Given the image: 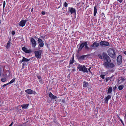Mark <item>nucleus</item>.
Masks as SVG:
<instances>
[{"label":"nucleus","mask_w":126,"mask_h":126,"mask_svg":"<svg viewBox=\"0 0 126 126\" xmlns=\"http://www.w3.org/2000/svg\"><path fill=\"white\" fill-rule=\"evenodd\" d=\"M87 42H85L81 43L80 44H79L77 46V47L79 51L82 50V48L85 47V49L89 50L90 48L88 47Z\"/></svg>","instance_id":"obj_1"},{"label":"nucleus","mask_w":126,"mask_h":126,"mask_svg":"<svg viewBox=\"0 0 126 126\" xmlns=\"http://www.w3.org/2000/svg\"><path fill=\"white\" fill-rule=\"evenodd\" d=\"M111 62H104L103 63V65L106 68L108 69L112 68L115 67V65Z\"/></svg>","instance_id":"obj_2"},{"label":"nucleus","mask_w":126,"mask_h":126,"mask_svg":"<svg viewBox=\"0 0 126 126\" xmlns=\"http://www.w3.org/2000/svg\"><path fill=\"white\" fill-rule=\"evenodd\" d=\"M108 55L111 57L115 59L116 57V55L114 50L111 48H110L108 50Z\"/></svg>","instance_id":"obj_3"},{"label":"nucleus","mask_w":126,"mask_h":126,"mask_svg":"<svg viewBox=\"0 0 126 126\" xmlns=\"http://www.w3.org/2000/svg\"><path fill=\"white\" fill-rule=\"evenodd\" d=\"M77 68L79 69L80 71H83L85 72H88L87 69L84 65L82 66L80 64H79L77 67Z\"/></svg>","instance_id":"obj_4"},{"label":"nucleus","mask_w":126,"mask_h":126,"mask_svg":"<svg viewBox=\"0 0 126 126\" xmlns=\"http://www.w3.org/2000/svg\"><path fill=\"white\" fill-rule=\"evenodd\" d=\"M43 52L42 50H40L39 51H35L34 53L37 59H40L41 58V54Z\"/></svg>","instance_id":"obj_5"},{"label":"nucleus","mask_w":126,"mask_h":126,"mask_svg":"<svg viewBox=\"0 0 126 126\" xmlns=\"http://www.w3.org/2000/svg\"><path fill=\"white\" fill-rule=\"evenodd\" d=\"M104 60L106 62H111V61L110 57L105 52H103L102 54Z\"/></svg>","instance_id":"obj_6"},{"label":"nucleus","mask_w":126,"mask_h":126,"mask_svg":"<svg viewBox=\"0 0 126 126\" xmlns=\"http://www.w3.org/2000/svg\"><path fill=\"white\" fill-rule=\"evenodd\" d=\"M30 40L32 47H35L37 44V43L35 40L33 38H31L30 39Z\"/></svg>","instance_id":"obj_7"},{"label":"nucleus","mask_w":126,"mask_h":126,"mask_svg":"<svg viewBox=\"0 0 126 126\" xmlns=\"http://www.w3.org/2000/svg\"><path fill=\"white\" fill-rule=\"evenodd\" d=\"M117 64L119 65H120L122 62V57L121 55H119L117 57Z\"/></svg>","instance_id":"obj_8"},{"label":"nucleus","mask_w":126,"mask_h":126,"mask_svg":"<svg viewBox=\"0 0 126 126\" xmlns=\"http://www.w3.org/2000/svg\"><path fill=\"white\" fill-rule=\"evenodd\" d=\"M68 12H70L71 14H74L75 15L76 14V11L75 9L73 7L68 8Z\"/></svg>","instance_id":"obj_9"},{"label":"nucleus","mask_w":126,"mask_h":126,"mask_svg":"<svg viewBox=\"0 0 126 126\" xmlns=\"http://www.w3.org/2000/svg\"><path fill=\"white\" fill-rule=\"evenodd\" d=\"M100 44L101 46H108L109 45V43L105 41H101L100 43Z\"/></svg>","instance_id":"obj_10"},{"label":"nucleus","mask_w":126,"mask_h":126,"mask_svg":"<svg viewBox=\"0 0 126 126\" xmlns=\"http://www.w3.org/2000/svg\"><path fill=\"white\" fill-rule=\"evenodd\" d=\"M25 92H26L27 94H36V92L35 91H33L30 89H28L25 90Z\"/></svg>","instance_id":"obj_11"},{"label":"nucleus","mask_w":126,"mask_h":126,"mask_svg":"<svg viewBox=\"0 0 126 126\" xmlns=\"http://www.w3.org/2000/svg\"><path fill=\"white\" fill-rule=\"evenodd\" d=\"M99 45V44L97 42H95L93 43L90 46L92 47L93 49H94L97 47Z\"/></svg>","instance_id":"obj_12"},{"label":"nucleus","mask_w":126,"mask_h":126,"mask_svg":"<svg viewBox=\"0 0 126 126\" xmlns=\"http://www.w3.org/2000/svg\"><path fill=\"white\" fill-rule=\"evenodd\" d=\"M38 43L39 44V46L41 47H42L44 45V44L43 43L42 40L39 38H38Z\"/></svg>","instance_id":"obj_13"},{"label":"nucleus","mask_w":126,"mask_h":126,"mask_svg":"<svg viewBox=\"0 0 126 126\" xmlns=\"http://www.w3.org/2000/svg\"><path fill=\"white\" fill-rule=\"evenodd\" d=\"M49 96L52 99H55L58 98V97H57L56 96L54 95L51 92L50 93Z\"/></svg>","instance_id":"obj_14"},{"label":"nucleus","mask_w":126,"mask_h":126,"mask_svg":"<svg viewBox=\"0 0 126 126\" xmlns=\"http://www.w3.org/2000/svg\"><path fill=\"white\" fill-rule=\"evenodd\" d=\"M22 50L26 53H30L31 52V50H27V48L25 47L22 48Z\"/></svg>","instance_id":"obj_15"},{"label":"nucleus","mask_w":126,"mask_h":126,"mask_svg":"<svg viewBox=\"0 0 126 126\" xmlns=\"http://www.w3.org/2000/svg\"><path fill=\"white\" fill-rule=\"evenodd\" d=\"M25 24L23 20H22L19 23V25L20 26L23 27L24 26Z\"/></svg>","instance_id":"obj_16"},{"label":"nucleus","mask_w":126,"mask_h":126,"mask_svg":"<svg viewBox=\"0 0 126 126\" xmlns=\"http://www.w3.org/2000/svg\"><path fill=\"white\" fill-rule=\"evenodd\" d=\"M118 80V83L120 84L124 81L125 79L123 78L122 77L121 78H119Z\"/></svg>","instance_id":"obj_17"},{"label":"nucleus","mask_w":126,"mask_h":126,"mask_svg":"<svg viewBox=\"0 0 126 126\" xmlns=\"http://www.w3.org/2000/svg\"><path fill=\"white\" fill-rule=\"evenodd\" d=\"M86 56L87 55H83L80 56H78L77 57L78 60H83L84 59L85 57H86Z\"/></svg>","instance_id":"obj_18"},{"label":"nucleus","mask_w":126,"mask_h":126,"mask_svg":"<svg viewBox=\"0 0 126 126\" xmlns=\"http://www.w3.org/2000/svg\"><path fill=\"white\" fill-rule=\"evenodd\" d=\"M111 97L110 95H108L105 98V102L106 103H107L109 99L111 98Z\"/></svg>","instance_id":"obj_19"},{"label":"nucleus","mask_w":126,"mask_h":126,"mask_svg":"<svg viewBox=\"0 0 126 126\" xmlns=\"http://www.w3.org/2000/svg\"><path fill=\"white\" fill-rule=\"evenodd\" d=\"M74 56L73 55L72 56V58L70 60V64H72L73 63H74Z\"/></svg>","instance_id":"obj_20"},{"label":"nucleus","mask_w":126,"mask_h":126,"mask_svg":"<svg viewBox=\"0 0 126 126\" xmlns=\"http://www.w3.org/2000/svg\"><path fill=\"white\" fill-rule=\"evenodd\" d=\"M108 93H111L112 91V87L111 86H110L107 90Z\"/></svg>","instance_id":"obj_21"},{"label":"nucleus","mask_w":126,"mask_h":126,"mask_svg":"<svg viewBox=\"0 0 126 126\" xmlns=\"http://www.w3.org/2000/svg\"><path fill=\"white\" fill-rule=\"evenodd\" d=\"M28 105L29 104H23L21 105V106L23 108L26 109L28 107Z\"/></svg>","instance_id":"obj_22"},{"label":"nucleus","mask_w":126,"mask_h":126,"mask_svg":"<svg viewBox=\"0 0 126 126\" xmlns=\"http://www.w3.org/2000/svg\"><path fill=\"white\" fill-rule=\"evenodd\" d=\"M37 78L39 79V80L40 83L41 84H42L43 83L42 81V79L41 77L40 76H38Z\"/></svg>","instance_id":"obj_23"},{"label":"nucleus","mask_w":126,"mask_h":126,"mask_svg":"<svg viewBox=\"0 0 126 126\" xmlns=\"http://www.w3.org/2000/svg\"><path fill=\"white\" fill-rule=\"evenodd\" d=\"M30 59H27L25 58L24 57H23L22 59V61H23V62H27L28 61H30Z\"/></svg>","instance_id":"obj_24"},{"label":"nucleus","mask_w":126,"mask_h":126,"mask_svg":"<svg viewBox=\"0 0 126 126\" xmlns=\"http://www.w3.org/2000/svg\"><path fill=\"white\" fill-rule=\"evenodd\" d=\"M97 13V9L96 8V7L95 6L94 9V15L95 16Z\"/></svg>","instance_id":"obj_25"},{"label":"nucleus","mask_w":126,"mask_h":126,"mask_svg":"<svg viewBox=\"0 0 126 126\" xmlns=\"http://www.w3.org/2000/svg\"><path fill=\"white\" fill-rule=\"evenodd\" d=\"M83 83V87H87L88 86V83L87 82L84 81Z\"/></svg>","instance_id":"obj_26"},{"label":"nucleus","mask_w":126,"mask_h":126,"mask_svg":"<svg viewBox=\"0 0 126 126\" xmlns=\"http://www.w3.org/2000/svg\"><path fill=\"white\" fill-rule=\"evenodd\" d=\"M10 43H11L8 42L7 43L6 47V48L7 49H8L10 47Z\"/></svg>","instance_id":"obj_27"},{"label":"nucleus","mask_w":126,"mask_h":126,"mask_svg":"<svg viewBox=\"0 0 126 126\" xmlns=\"http://www.w3.org/2000/svg\"><path fill=\"white\" fill-rule=\"evenodd\" d=\"M124 87L123 85H120L118 87V89L120 90H122Z\"/></svg>","instance_id":"obj_28"},{"label":"nucleus","mask_w":126,"mask_h":126,"mask_svg":"<svg viewBox=\"0 0 126 126\" xmlns=\"http://www.w3.org/2000/svg\"><path fill=\"white\" fill-rule=\"evenodd\" d=\"M6 79L5 78H3L1 79V81L2 82H4L6 81Z\"/></svg>","instance_id":"obj_29"},{"label":"nucleus","mask_w":126,"mask_h":126,"mask_svg":"<svg viewBox=\"0 0 126 126\" xmlns=\"http://www.w3.org/2000/svg\"><path fill=\"white\" fill-rule=\"evenodd\" d=\"M15 80V79H13L10 82H9V84H11L13 83Z\"/></svg>","instance_id":"obj_30"},{"label":"nucleus","mask_w":126,"mask_h":126,"mask_svg":"<svg viewBox=\"0 0 126 126\" xmlns=\"http://www.w3.org/2000/svg\"><path fill=\"white\" fill-rule=\"evenodd\" d=\"M6 4L5 2V1H4L3 2V11L4 10V7H5V5Z\"/></svg>","instance_id":"obj_31"},{"label":"nucleus","mask_w":126,"mask_h":126,"mask_svg":"<svg viewBox=\"0 0 126 126\" xmlns=\"http://www.w3.org/2000/svg\"><path fill=\"white\" fill-rule=\"evenodd\" d=\"M110 79V78L109 77H106L105 78V80L106 82H107L108 80Z\"/></svg>","instance_id":"obj_32"},{"label":"nucleus","mask_w":126,"mask_h":126,"mask_svg":"<svg viewBox=\"0 0 126 126\" xmlns=\"http://www.w3.org/2000/svg\"><path fill=\"white\" fill-rule=\"evenodd\" d=\"M98 56L100 59H103V57H102V55L101 54H99L98 55Z\"/></svg>","instance_id":"obj_33"},{"label":"nucleus","mask_w":126,"mask_h":126,"mask_svg":"<svg viewBox=\"0 0 126 126\" xmlns=\"http://www.w3.org/2000/svg\"><path fill=\"white\" fill-rule=\"evenodd\" d=\"M105 75H101L100 77L103 79H104Z\"/></svg>","instance_id":"obj_34"},{"label":"nucleus","mask_w":126,"mask_h":126,"mask_svg":"<svg viewBox=\"0 0 126 126\" xmlns=\"http://www.w3.org/2000/svg\"><path fill=\"white\" fill-rule=\"evenodd\" d=\"M64 5L65 7H66L67 6L68 4L66 2H65L64 3Z\"/></svg>","instance_id":"obj_35"},{"label":"nucleus","mask_w":126,"mask_h":126,"mask_svg":"<svg viewBox=\"0 0 126 126\" xmlns=\"http://www.w3.org/2000/svg\"><path fill=\"white\" fill-rule=\"evenodd\" d=\"M15 33V32L14 31H12V34L13 35H14Z\"/></svg>","instance_id":"obj_36"},{"label":"nucleus","mask_w":126,"mask_h":126,"mask_svg":"<svg viewBox=\"0 0 126 126\" xmlns=\"http://www.w3.org/2000/svg\"><path fill=\"white\" fill-rule=\"evenodd\" d=\"M26 64V63L25 62H24L22 65V67L24 66H25Z\"/></svg>","instance_id":"obj_37"},{"label":"nucleus","mask_w":126,"mask_h":126,"mask_svg":"<svg viewBox=\"0 0 126 126\" xmlns=\"http://www.w3.org/2000/svg\"><path fill=\"white\" fill-rule=\"evenodd\" d=\"M2 76H3V77H7V75L6 74H3Z\"/></svg>","instance_id":"obj_38"},{"label":"nucleus","mask_w":126,"mask_h":126,"mask_svg":"<svg viewBox=\"0 0 126 126\" xmlns=\"http://www.w3.org/2000/svg\"><path fill=\"white\" fill-rule=\"evenodd\" d=\"M120 3H121L123 1L122 0H117Z\"/></svg>","instance_id":"obj_39"},{"label":"nucleus","mask_w":126,"mask_h":126,"mask_svg":"<svg viewBox=\"0 0 126 126\" xmlns=\"http://www.w3.org/2000/svg\"><path fill=\"white\" fill-rule=\"evenodd\" d=\"M9 84L8 83H7V84H4L3 85V87H5V86H6L7 85H8V84Z\"/></svg>","instance_id":"obj_40"},{"label":"nucleus","mask_w":126,"mask_h":126,"mask_svg":"<svg viewBox=\"0 0 126 126\" xmlns=\"http://www.w3.org/2000/svg\"><path fill=\"white\" fill-rule=\"evenodd\" d=\"M42 14L43 15H44L45 14V12L44 11H42Z\"/></svg>","instance_id":"obj_41"},{"label":"nucleus","mask_w":126,"mask_h":126,"mask_svg":"<svg viewBox=\"0 0 126 126\" xmlns=\"http://www.w3.org/2000/svg\"><path fill=\"white\" fill-rule=\"evenodd\" d=\"M28 19H26V20H23V21H24V22H25V23H26V22L28 21Z\"/></svg>","instance_id":"obj_42"},{"label":"nucleus","mask_w":126,"mask_h":126,"mask_svg":"<svg viewBox=\"0 0 126 126\" xmlns=\"http://www.w3.org/2000/svg\"><path fill=\"white\" fill-rule=\"evenodd\" d=\"M11 38H9V40L8 42H9V43H11Z\"/></svg>","instance_id":"obj_43"},{"label":"nucleus","mask_w":126,"mask_h":126,"mask_svg":"<svg viewBox=\"0 0 126 126\" xmlns=\"http://www.w3.org/2000/svg\"><path fill=\"white\" fill-rule=\"evenodd\" d=\"M22 61V59L21 60H20L19 61V63L21 64L22 63V62H23V61Z\"/></svg>","instance_id":"obj_44"},{"label":"nucleus","mask_w":126,"mask_h":126,"mask_svg":"<svg viewBox=\"0 0 126 126\" xmlns=\"http://www.w3.org/2000/svg\"><path fill=\"white\" fill-rule=\"evenodd\" d=\"M91 67H90L88 69V70L89 71V72H90V70L91 69Z\"/></svg>","instance_id":"obj_45"},{"label":"nucleus","mask_w":126,"mask_h":126,"mask_svg":"<svg viewBox=\"0 0 126 126\" xmlns=\"http://www.w3.org/2000/svg\"><path fill=\"white\" fill-rule=\"evenodd\" d=\"M120 121H121V123L123 124V125H124L123 122V121H122V120L121 119H120Z\"/></svg>","instance_id":"obj_46"},{"label":"nucleus","mask_w":126,"mask_h":126,"mask_svg":"<svg viewBox=\"0 0 126 126\" xmlns=\"http://www.w3.org/2000/svg\"><path fill=\"white\" fill-rule=\"evenodd\" d=\"M71 65V64H69V65L68 66V67L69 68H70V67H71L72 66V65Z\"/></svg>","instance_id":"obj_47"},{"label":"nucleus","mask_w":126,"mask_h":126,"mask_svg":"<svg viewBox=\"0 0 126 126\" xmlns=\"http://www.w3.org/2000/svg\"><path fill=\"white\" fill-rule=\"evenodd\" d=\"M75 71V69H72V71Z\"/></svg>","instance_id":"obj_48"},{"label":"nucleus","mask_w":126,"mask_h":126,"mask_svg":"<svg viewBox=\"0 0 126 126\" xmlns=\"http://www.w3.org/2000/svg\"><path fill=\"white\" fill-rule=\"evenodd\" d=\"M110 71L112 72H113L114 71L113 70H110Z\"/></svg>","instance_id":"obj_49"},{"label":"nucleus","mask_w":126,"mask_h":126,"mask_svg":"<svg viewBox=\"0 0 126 126\" xmlns=\"http://www.w3.org/2000/svg\"><path fill=\"white\" fill-rule=\"evenodd\" d=\"M124 54L126 55V51H125L124 52Z\"/></svg>","instance_id":"obj_50"},{"label":"nucleus","mask_w":126,"mask_h":126,"mask_svg":"<svg viewBox=\"0 0 126 126\" xmlns=\"http://www.w3.org/2000/svg\"><path fill=\"white\" fill-rule=\"evenodd\" d=\"M116 88V87L115 86L113 88V89H114V90Z\"/></svg>","instance_id":"obj_51"},{"label":"nucleus","mask_w":126,"mask_h":126,"mask_svg":"<svg viewBox=\"0 0 126 126\" xmlns=\"http://www.w3.org/2000/svg\"><path fill=\"white\" fill-rule=\"evenodd\" d=\"M102 15H104V13H102Z\"/></svg>","instance_id":"obj_52"},{"label":"nucleus","mask_w":126,"mask_h":126,"mask_svg":"<svg viewBox=\"0 0 126 126\" xmlns=\"http://www.w3.org/2000/svg\"><path fill=\"white\" fill-rule=\"evenodd\" d=\"M113 77V76H112L111 77H110V79H112Z\"/></svg>","instance_id":"obj_53"},{"label":"nucleus","mask_w":126,"mask_h":126,"mask_svg":"<svg viewBox=\"0 0 126 126\" xmlns=\"http://www.w3.org/2000/svg\"><path fill=\"white\" fill-rule=\"evenodd\" d=\"M125 117L126 118V114H125Z\"/></svg>","instance_id":"obj_54"},{"label":"nucleus","mask_w":126,"mask_h":126,"mask_svg":"<svg viewBox=\"0 0 126 126\" xmlns=\"http://www.w3.org/2000/svg\"><path fill=\"white\" fill-rule=\"evenodd\" d=\"M33 11V8H32L31 10V12H32Z\"/></svg>","instance_id":"obj_55"},{"label":"nucleus","mask_w":126,"mask_h":126,"mask_svg":"<svg viewBox=\"0 0 126 126\" xmlns=\"http://www.w3.org/2000/svg\"><path fill=\"white\" fill-rule=\"evenodd\" d=\"M26 96L27 97L28 96V95L27 94H26Z\"/></svg>","instance_id":"obj_56"},{"label":"nucleus","mask_w":126,"mask_h":126,"mask_svg":"<svg viewBox=\"0 0 126 126\" xmlns=\"http://www.w3.org/2000/svg\"><path fill=\"white\" fill-rule=\"evenodd\" d=\"M60 7V6H59V7L58 8H59Z\"/></svg>","instance_id":"obj_57"},{"label":"nucleus","mask_w":126,"mask_h":126,"mask_svg":"<svg viewBox=\"0 0 126 126\" xmlns=\"http://www.w3.org/2000/svg\"><path fill=\"white\" fill-rule=\"evenodd\" d=\"M64 8H62V10H63V9Z\"/></svg>","instance_id":"obj_58"},{"label":"nucleus","mask_w":126,"mask_h":126,"mask_svg":"<svg viewBox=\"0 0 126 126\" xmlns=\"http://www.w3.org/2000/svg\"><path fill=\"white\" fill-rule=\"evenodd\" d=\"M39 49H40V48H39Z\"/></svg>","instance_id":"obj_59"}]
</instances>
